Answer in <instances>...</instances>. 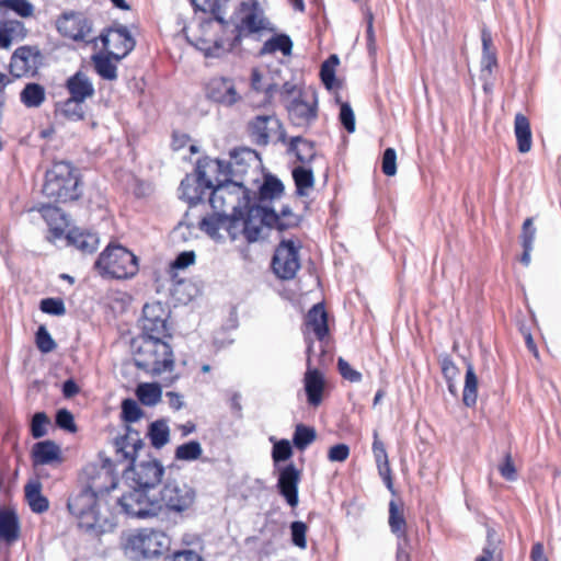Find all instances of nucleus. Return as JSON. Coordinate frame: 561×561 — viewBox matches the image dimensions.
I'll use <instances>...</instances> for the list:
<instances>
[{
    "instance_id": "obj_32",
    "label": "nucleus",
    "mask_w": 561,
    "mask_h": 561,
    "mask_svg": "<svg viewBox=\"0 0 561 561\" xmlns=\"http://www.w3.org/2000/svg\"><path fill=\"white\" fill-rule=\"evenodd\" d=\"M306 327L311 330L318 340H323L328 332V314L322 304H316L306 316Z\"/></svg>"
},
{
    "instance_id": "obj_43",
    "label": "nucleus",
    "mask_w": 561,
    "mask_h": 561,
    "mask_svg": "<svg viewBox=\"0 0 561 561\" xmlns=\"http://www.w3.org/2000/svg\"><path fill=\"white\" fill-rule=\"evenodd\" d=\"M293 49V42L286 34H278L266 41L262 47L261 54H271L277 50L283 55L289 56Z\"/></svg>"
},
{
    "instance_id": "obj_52",
    "label": "nucleus",
    "mask_w": 561,
    "mask_h": 561,
    "mask_svg": "<svg viewBox=\"0 0 561 561\" xmlns=\"http://www.w3.org/2000/svg\"><path fill=\"white\" fill-rule=\"evenodd\" d=\"M144 414V411L134 399H125L122 402V417L127 423L137 422Z\"/></svg>"
},
{
    "instance_id": "obj_17",
    "label": "nucleus",
    "mask_w": 561,
    "mask_h": 561,
    "mask_svg": "<svg viewBox=\"0 0 561 561\" xmlns=\"http://www.w3.org/2000/svg\"><path fill=\"white\" fill-rule=\"evenodd\" d=\"M100 38L104 48L116 61L125 58L136 45L134 37L124 25L110 27L106 33L100 35Z\"/></svg>"
},
{
    "instance_id": "obj_9",
    "label": "nucleus",
    "mask_w": 561,
    "mask_h": 561,
    "mask_svg": "<svg viewBox=\"0 0 561 561\" xmlns=\"http://www.w3.org/2000/svg\"><path fill=\"white\" fill-rule=\"evenodd\" d=\"M170 311L160 301L147 302L142 308L140 319V336L172 339V328L169 323Z\"/></svg>"
},
{
    "instance_id": "obj_25",
    "label": "nucleus",
    "mask_w": 561,
    "mask_h": 561,
    "mask_svg": "<svg viewBox=\"0 0 561 561\" xmlns=\"http://www.w3.org/2000/svg\"><path fill=\"white\" fill-rule=\"evenodd\" d=\"M278 140L287 144V152L295 154L302 164L310 163L316 157L314 142L301 136L291 137L287 141L285 130H280Z\"/></svg>"
},
{
    "instance_id": "obj_10",
    "label": "nucleus",
    "mask_w": 561,
    "mask_h": 561,
    "mask_svg": "<svg viewBox=\"0 0 561 561\" xmlns=\"http://www.w3.org/2000/svg\"><path fill=\"white\" fill-rule=\"evenodd\" d=\"M150 491L139 486L134 488L118 499V504L127 515L133 517L148 518L157 516L162 510V502L151 496Z\"/></svg>"
},
{
    "instance_id": "obj_15",
    "label": "nucleus",
    "mask_w": 561,
    "mask_h": 561,
    "mask_svg": "<svg viewBox=\"0 0 561 561\" xmlns=\"http://www.w3.org/2000/svg\"><path fill=\"white\" fill-rule=\"evenodd\" d=\"M290 123L296 127H308L317 118V96L314 92H298L285 105Z\"/></svg>"
},
{
    "instance_id": "obj_19",
    "label": "nucleus",
    "mask_w": 561,
    "mask_h": 561,
    "mask_svg": "<svg viewBox=\"0 0 561 561\" xmlns=\"http://www.w3.org/2000/svg\"><path fill=\"white\" fill-rule=\"evenodd\" d=\"M39 50L31 46L15 49L10 60V73L15 78L34 75L37 69Z\"/></svg>"
},
{
    "instance_id": "obj_40",
    "label": "nucleus",
    "mask_w": 561,
    "mask_h": 561,
    "mask_svg": "<svg viewBox=\"0 0 561 561\" xmlns=\"http://www.w3.org/2000/svg\"><path fill=\"white\" fill-rule=\"evenodd\" d=\"M20 99L26 107H39L46 99L45 88L39 83H27L21 91Z\"/></svg>"
},
{
    "instance_id": "obj_34",
    "label": "nucleus",
    "mask_w": 561,
    "mask_h": 561,
    "mask_svg": "<svg viewBox=\"0 0 561 561\" xmlns=\"http://www.w3.org/2000/svg\"><path fill=\"white\" fill-rule=\"evenodd\" d=\"M514 130L517 140L518 151L522 153L530 151L533 144L531 130L529 121L525 115L520 113L516 114L514 122Z\"/></svg>"
},
{
    "instance_id": "obj_58",
    "label": "nucleus",
    "mask_w": 561,
    "mask_h": 561,
    "mask_svg": "<svg viewBox=\"0 0 561 561\" xmlns=\"http://www.w3.org/2000/svg\"><path fill=\"white\" fill-rule=\"evenodd\" d=\"M20 26H21V23L18 21H10V22L0 24V47L9 48L11 46L12 34Z\"/></svg>"
},
{
    "instance_id": "obj_50",
    "label": "nucleus",
    "mask_w": 561,
    "mask_h": 561,
    "mask_svg": "<svg viewBox=\"0 0 561 561\" xmlns=\"http://www.w3.org/2000/svg\"><path fill=\"white\" fill-rule=\"evenodd\" d=\"M195 252L194 251H184L178 254V256L169 264L168 275L173 276V274H179L180 270H184L195 262Z\"/></svg>"
},
{
    "instance_id": "obj_41",
    "label": "nucleus",
    "mask_w": 561,
    "mask_h": 561,
    "mask_svg": "<svg viewBox=\"0 0 561 561\" xmlns=\"http://www.w3.org/2000/svg\"><path fill=\"white\" fill-rule=\"evenodd\" d=\"M293 179L296 185L298 196H307L308 190L314 185V176L311 169L306 167H296L293 169Z\"/></svg>"
},
{
    "instance_id": "obj_7",
    "label": "nucleus",
    "mask_w": 561,
    "mask_h": 561,
    "mask_svg": "<svg viewBox=\"0 0 561 561\" xmlns=\"http://www.w3.org/2000/svg\"><path fill=\"white\" fill-rule=\"evenodd\" d=\"M169 546L170 538L163 531L145 528L127 537L124 550L130 559L140 560L158 557Z\"/></svg>"
},
{
    "instance_id": "obj_23",
    "label": "nucleus",
    "mask_w": 561,
    "mask_h": 561,
    "mask_svg": "<svg viewBox=\"0 0 561 561\" xmlns=\"http://www.w3.org/2000/svg\"><path fill=\"white\" fill-rule=\"evenodd\" d=\"M312 350V342L308 344L307 353H308V359L307 365L308 369L305 373L304 378V388L307 396V401L309 405L317 408L322 402V396L324 390V379L320 370L316 368H311V360H310V353Z\"/></svg>"
},
{
    "instance_id": "obj_51",
    "label": "nucleus",
    "mask_w": 561,
    "mask_h": 561,
    "mask_svg": "<svg viewBox=\"0 0 561 561\" xmlns=\"http://www.w3.org/2000/svg\"><path fill=\"white\" fill-rule=\"evenodd\" d=\"M1 8H8L22 18H28L34 12L33 4L27 0H0Z\"/></svg>"
},
{
    "instance_id": "obj_20",
    "label": "nucleus",
    "mask_w": 561,
    "mask_h": 561,
    "mask_svg": "<svg viewBox=\"0 0 561 561\" xmlns=\"http://www.w3.org/2000/svg\"><path fill=\"white\" fill-rule=\"evenodd\" d=\"M133 480L142 489L152 490L161 481L164 468L158 460L142 461L138 465L130 463Z\"/></svg>"
},
{
    "instance_id": "obj_61",
    "label": "nucleus",
    "mask_w": 561,
    "mask_h": 561,
    "mask_svg": "<svg viewBox=\"0 0 561 561\" xmlns=\"http://www.w3.org/2000/svg\"><path fill=\"white\" fill-rule=\"evenodd\" d=\"M293 455V449L288 440L282 439L273 446V460L275 462L285 461Z\"/></svg>"
},
{
    "instance_id": "obj_49",
    "label": "nucleus",
    "mask_w": 561,
    "mask_h": 561,
    "mask_svg": "<svg viewBox=\"0 0 561 561\" xmlns=\"http://www.w3.org/2000/svg\"><path fill=\"white\" fill-rule=\"evenodd\" d=\"M339 57L331 55L322 65L320 76L327 89H332L335 81V67L339 65Z\"/></svg>"
},
{
    "instance_id": "obj_24",
    "label": "nucleus",
    "mask_w": 561,
    "mask_h": 561,
    "mask_svg": "<svg viewBox=\"0 0 561 561\" xmlns=\"http://www.w3.org/2000/svg\"><path fill=\"white\" fill-rule=\"evenodd\" d=\"M202 287L192 279L181 278L180 274L170 276V296L174 301L181 305H187L194 298L199 296Z\"/></svg>"
},
{
    "instance_id": "obj_36",
    "label": "nucleus",
    "mask_w": 561,
    "mask_h": 561,
    "mask_svg": "<svg viewBox=\"0 0 561 561\" xmlns=\"http://www.w3.org/2000/svg\"><path fill=\"white\" fill-rule=\"evenodd\" d=\"M84 102L69 96L56 105V113L68 121H82L84 118Z\"/></svg>"
},
{
    "instance_id": "obj_45",
    "label": "nucleus",
    "mask_w": 561,
    "mask_h": 561,
    "mask_svg": "<svg viewBox=\"0 0 561 561\" xmlns=\"http://www.w3.org/2000/svg\"><path fill=\"white\" fill-rule=\"evenodd\" d=\"M284 192V185L280 180L275 176H267L259 190L260 202L279 197Z\"/></svg>"
},
{
    "instance_id": "obj_39",
    "label": "nucleus",
    "mask_w": 561,
    "mask_h": 561,
    "mask_svg": "<svg viewBox=\"0 0 561 561\" xmlns=\"http://www.w3.org/2000/svg\"><path fill=\"white\" fill-rule=\"evenodd\" d=\"M151 445L160 449L169 443L170 428L165 420H157L150 423L147 433Z\"/></svg>"
},
{
    "instance_id": "obj_44",
    "label": "nucleus",
    "mask_w": 561,
    "mask_h": 561,
    "mask_svg": "<svg viewBox=\"0 0 561 561\" xmlns=\"http://www.w3.org/2000/svg\"><path fill=\"white\" fill-rule=\"evenodd\" d=\"M317 438V432L314 427L307 426L305 424H297L293 435L294 446L302 451Z\"/></svg>"
},
{
    "instance_id": "obj_12",
    "label": "nucleus",
    "mask_w": 561,
    "mask_h": 561,
    "mask_svg": "<svg viewBox=\"0 0 561 561\" xmlns=\"http://www.w3.org/2000/svg\"><path fill=\"white\" fill-rule=\"evenodd\" d=\"M209 165V158L198 159L193 175H186L180 184L181 197L184 198L190 206L206 201L205 195L210 190V179L207 178L206 170Z\"/></svg>"
},
{
    "instance_id": "obj_18",
    "label": "nucleus",
    "mask_w": 561,
    "mask_h": 561,
    "mask_svg": "<svg viewBox=\"0 0 561 561\" xmlns=\"http://www.w3.org/2000/svg\"><path fill=\"white\" fill-rule=\"evenodd\" d=\"M58 32L70 39L81 42H92V23L82 14L69 12L64 13L56 22Z\"/></svg>"
},
{
    "instance_id": "obj_22",
    "label": "nucleus",
    "mask_w": 561,
    "mask_h": 561,
    "mask_svg": "<svg viewBox=\"0 0 561 561\" xmlns=\"http://www.w3.org/2000/svg\"><path fill=\"white\" fill-rule=\"evenodd\" d=\"M114 446L117 461L134 463L137 453L144 447V442L139 432L127 425L125 434L115 438Z\"/></svg>"
},
{
    "instance_id": "obj_42",
    "label": "nucleus",
    "mask_w": 561,
    "mask_h": 561,
    "mask_svg": "<svg viewBox=\"0 0 561 561\" xmlns=\"http://www.w3.org/2000/svg\"><path fill=\"white\" fill-rule=\"evenodd\" d=\"M389 526L391 531L397 535L399 539L407 541L405 518L402 510H400L399 505L394 501H390L389 503Z\"/></svg>"
},
{
    "instance_id": "obj_37",
    "label": "nucleus",
    "mask_w": 561,
    "mask_h": 561,
    "mask_svg": "<svg viewBox=\"0 0 561 561\" xmlns=\"http://www.w3.org/2000/svg\"><path fill=\"white\" fill-rule=\"evenodd\" d=\"M113 56L110 51L105 54H95L92 61L96 73L104 80L114 81L117 79V67L112 61Z\"/></svg>"
},
{
    "instance_id": "obj_59",
    "label": "nucleus",
    "mask_w": 561,
    "mask_h": 561,
    "mask_svg": "<svg viewBox=\"0 0 561 561\" xmlns=\"http://www.w3.org/2000/svg\"><path fill=\"white\" fill-rule=\"evenodd\" d=\"M381 170L388 176H393L397 173V153L393 148H387L383 151Z\"/></svg>"
},
{
    "instance_id": "obj_31",
    "label": "nucleus",
    "mask_w": 561,
    "mask_h": 561,
    "mask_svg": "<svg viewBox=\"0 0 561 561\" xmlns=\"http://www.w3.org/2000/svg\"><path fill=\"white\" fill-rule=\"evenodd\" d=\"M268 124H273L277 128H282L280 122L272 115H259L251 121L249 128L251 137L256 145L265 146L270 141Z\"/></svg>"
},
{
    "instance_id": "obj_13",
    "label": "nucleus",
    "mask_w": 561,
    "mask_h": 561,
    "mask_svg": "<svg viewBox=\"0 0 561 561\" xmlns=\"http://www.w3.org/2000/svg\"><path fill=\"white\" fill-rule=\"evenodd\" d=\"M196 499L195 490L183 481L168 479L160 491L159 501L162 502V508L182 513L190 510Z\"/></svg>"
},
{
    "instance_id": "obj_63",
    "label": "nucleus",
    "mask_w": 561,
    "mask_h": 561,
    "mask_svg": "<svg viewBox=\"0 0 561 561\" xmlns=\"http://www.w3.org/2000/svg\"><path fill=\"white\" fill-rule=\"evenodd\" d=\"M56 424L58 427L66 430L68 432L76 431V423L73 420V415L67 409H61L56 413Z\"/></svg>"
},
{
    "instance_id": "obj_38",
    "label": "nucleus",
    "mask_w": 561,
    "mask_h": 561,
    "mask_svg": "<svg viewBox=\"0 0 561 561\" xmlns=\"http://www.w3.org/2000/svg\"><path fill=\"white\" fill-rule=\"evenodd\" d=\"M478 399V377L474 373L473 365L467 363L465 376V386L462 391V402L467 408L474 407Z\"/></svg>"
},
{
    "instance_id": "obj_48",
    "label": "nucleus",
    "mask_w": 561,
    "mask_h": 561,
    "mask_svg": "<svg viewBox=\"0 0 561 561\" xmlns=\"http://www.w3.org/2000/svg\"><path fill=\"white\" fill-rule=\"evenodd\" d=\"M203 454V448L197 440H191L176 447L174 457L181 461H193Z\"/></svg>"
},
{
    "instance_id": "obj_60",
    "label": "nucleus",
    "mask_w": 561,
    "mask_h": 561,
    "mask_svg": "<svg viewBox=\"0 0 561 561\" xmlns=\"http://www.w3.org/2000/svg\"><path fill=\"white\" fill-rule=\"evenodd\" d=\"M337 368L341 376L351 381V382H359L362 380V374L356 369L352 368V366L344 358L340 357L337 359Z\"/></svg>"
},
{
    "instance_id": "obj_33",
    "label": "nucleus",
    "mask_w": 561,
    "mask_h": 561,
    "mask_svg": "<svg viewBox=\"0 0 561 561\" xmlns=\"http://www.w3.org/2000/svg\"><path fill=\"white\" fill-rule=\"evenodd\" d=\"M25 499L33 513L42 514L48 511L49 502L42 494V484L38 481L28 482L24 486Z\"/></svg>"
},
{
    "instance_id": "obj_2",
    "label": "nucleus",
    "mask_w": 561,
    "mask_h": 561,
    "mask_svg": "<svg viewBox=\"0 0 561 561\" xmlns=\"http://www.w3.org/2000/svg\"><path fill=\"white\" fill-rule=\"evenodd\" d=\"M298 217L293 213L289 206H284L279 214L274 209L253 205L248 213V220L226 221L232 229L233 234H243L249 243L259 240L263 227L275 228L279 231L287 230L298 225Z\"/></svg>"
},
{
    "instance_id": "obj_54",
    "label": "nucleus",
    "mask_w": 561,
    "mask_h": 561,
    "mask_svg": "<svg viewBox=\"0 0 561 561\" xmlns=\"http://www.w3.org/2000/svg\"><path fill=\"white\" fill-rule=\"evenodd\" d=\"M290 536H291V542L300 548V549H305L307 547V539H306V535H307V530H308V527L307 525L304 523V522H293L290 524Z\"/></svg>"
},
{
    "instance_id": "obj_55",
    "label": "nucleus",
    "mask_w": 561,
    "mask_h": 561,
    "mask_svg": "<svg viewBox=\"0 0 561 561\" xmlns=\"http://www.w3.org/2000/svg\"><path fill=\"white\" fill-rule=\"evenodd\" d=\"M536 232L537 230L534 226V219L531 217L526 218L522 226V232L519 236L523 248H534Z\"/></svg>"
},
{
    "instance_id": "obj_62",
    "label": "nucleus",
    "mask_w": 561,
    "mask_h": 561,
    "mask_svg": "<svg viewBox=\"0 0 561 561\" xmlns=\"http://www.w3.org/2000/svg\"><path fill=\"white\" fill-rule=\"evenodd\" d=\"M499 471L507 481H515L517 479L516 468L510 453L505 454L503 462L499 465Z\"/></svg>"
},
{
    "instance_id": "obj_35",
    "label": "nucleus",
    "mask_w": 561,
    "mask_h": 561,
    "mask_svg": "<svg viewBox=\"0 0 561 561\" xmlns=\"http://www.w3.org/2000/svg\"><path fill=\"white\" fill-rule=\"evenodd\" d=\"M239 100L233 84L226 79L213 80V102L232 105Z\"/></svg>"
},
{
    "instance_id": "obj_56",
    "label": "nucleus",
    "mask_w": 561,
    "mask_h": 561,
    "mask_svg": "<svg viewBox=\"0 0 561 561\" xmlns=\"http://www.w3.org/2000/svg\"><path fill=\"white\" fill-rule=\"evenodd\" d=\"M39 308L47 314L64 316L66 313L65 304L60 298H45L41 301Z\"/></svg>"
},
{
    "instance_id": "obj_11",
    "label": "nucleus",
    "mask_w": 561,
    "mask_h": 561,
    "mask_svg": "<svg viewBox=\"0 0 561 561\" xmlns=\"http://www.w3.org/2000/svg\"><path fill=\"white\" fill-rule=\"evenodd\" d=\"M81 480L84 482V488L96 495L108 493L117 484L114 463L108 458L102 459L101 463H88L82 469Z\"/></svg>"
},
{
    "instance_id": "obj_47",
    "label": "nucleus",
    "mask_w": 561,
    "mask_h": 561,
    "mask_svg": "<svg viewBox=\"0 0 561 561\" xmlns=\"http://www.w3.org/2000/svg\"><path fill=\"white\" fill-rule=\"evenodd\" d=\"M20 526L16 515H0V538L7 541L18 539Z\"/></svg>"
},
{
    "instance_id": "obj_26",
    "label": "nucleus",
    "mask_w": 561,
    "mask_h": 561,
    "mask_svg": "<svg viewBox=\"0 0 561 561\" xmlns=\"http://www.w3.org/2000/svg\"><path fill=\"white\" fill-rule=\"evenodd\" d=\"M65 88L69 93V96L82 101L92 98L95 93L91 79L81 70L77 71L66 80Z\"/></svg>"
},
{
    "instance_id": "obj_21",
    "label": "nucleus",
    "mask_w": 561,
    "mask_h": 561,
    "mask_svg": "<svg viewBox=\"0 0 561 561\" xmlns=\"http://www.w3.org/2000/svg\"><path fill=\"white\" fill-rule=\"evenodd\" d=\"M300 482V471L294 463L285 466L279 471L277 489L290 507L298 505V484Z\"/></svg>"
},
{
    "instance_id": "obj_46",
    "label": "nucleus",
    "mask_w": 561,
    "mask_h": 561,
    "mask_svg": "<svg viewBox=\"0 0 561 561\" xmlns=\"http://www.w3.org/2000/svg\"><path fill=\"white\" fill-rule=\"evenodd\" d=\"M136 393L142 404L152 407L160 401L162 391L157 383H141L138 386Z\"/></svg>"
},
{
    "instance_id": "obj_28",
    "label": "nucleus",
    "mask_w": 561,
    "mask_h": 561,
    "mask_svg": "<svg viewBox=\"0 0 561 561\" xmlns=\"http://www.w3.org/2000/svg\"><path fill=\"white\" fill-rule=\"evenodd\" d=\"M210 19H204L186 34L187 42L208 58L210 56Z\"/></svg>"
},
{
    "instance_id": "obj_29",
    "label": "nucleus",
    "mask_w": 561,
    "mask_h": 561,
    "mask_svg": "<svg viewBox=\"0 0 561 561\" xmlns=\"http://www.w3.org/2000/svg\"><path fill=\"white\" fill-rule=\"evenodd\" d=\"M32 456L34 466L61 462L60 448L53 440L36 443L33 446Z\"/></svg>"
},
{
    "instance_id": "obj_30",
    "label": "nucleus",
    "mask_w": 561,
    "mask_h": 561,
    "mask_svg": "<svg viewBox=\"0 0 561 561\" xmlns=\"http://www.w3.org/2000/svg\"><path fill=\"white\" fill-rule=\"evenodd\" d=\"M67 240L83 254H91L95 252L100 242L96 233L81 230L79 228L69 230L67 233Z\"/></svg>"
},
{
    "instance_id": "obj_16",
    "label": "nucleus",
    "mask_w": 561,
    "mask_h": 561,
    "mask_svg": "<svg viewBox=\"0 0 561 561\" xmlns=\"http://www.w3.org/2000/svg\"><path fill=\"white\" fill-rule=\"evenodd\" d=\"M272 268L277 277L293 279L300 268L298 249L290 240L282 241L275 250Z\"/></svg>"
},
{
    "instance_id": "obj_8",
    "label": "nucleus",
    "mask_w": 561,
    "mask_h": 561,
    "mask_svg": "<svg viewBox=\"0 0 561 561\" xmlns=\"http://www.w3.org/2000/svg\"><path fill=\"white\" fill-rule=\"evenodd\" d=\"M239 12L241 18L233 26V37L229 43L228 50L240 44L242 37L267 30L268 21L257 0H248L240 3Z\"/></svg>"
},
{
    "instance_id": "obj_57",
    "label": "nucleus",
    "mask_w": 561,
    "mask_h": 561,
    "mask_svg": "<svg viewBox=\"0 0 561 561\" xmlns=\"http://www.w3.org/2000/svg\"><path fill=\"white\" fill-rule=\"evenodd\" d=\"M49 423L47 415L44 412H37L33 415L31 432L34 438H41L46 435V425Z\"/></svg>"
},
{
    "instance_id": "obj_27",
    "label": "nucleus",
    "mask_w": 561,
    "mask_h": 561,
    "mask_svg": "<svg viewBox=\"0 0 561 561\" xmlns=\"http://www.w3.org/2000/svg\"><path fill=\"white\" fill-rule=\"evenodd\" d=\"M55 238H61L69 227L67 215L57 206L45 204L38 208Z\"/></svg>"
},
{
    "instance_id": "obj_4",
    "label": "nucleus",
    "mask_w": 561,
    "mask_h": 561,
    "mask_svg": "<svg viewBox=\"0 0 561 561\" xmlns=\"http://www.w3.org/2000/svg\"><path fill=\"white\" fill-rule=\"evenodd\" d=\"M95 493L84 486L76 494L69 496L67 508L78 520L82 530L93 536H101L115 527L113 517L102 516L98 508Z\"/></svg>"
},
{
    "instance_id": "obj_1",
    "label": "nucleus",
    "mask_w": 561,
    "mask_h": 561,
    "mask_svg": "<svg viewBox=\"0 0 561 561\" xmlns=\"http://www.w3.org/2000/svg\"><path fill=\"white\" fill-rule=\"evenodd\" d=\"M251 191L243 182L216 174L213 182V240L234 241L240 234H233L226 221L248 220L251 204Z\"/></svg>"
},
{
    "instance_id": "obj_6",
    "label": "nucleus",
    "mask_w": 561,
    "mask_h": 561,
    "mask_svg": "<svg viewBox=\"0 0 561 561\" xmlns=\"http://www.w3.org/2000/svg\"><path fill=\"white\" fill-rule=\"evenodd\" d=\"M94 268L103 277L128 279L137 275L139 262L127 248L110 243L96 259Z\"/></svg>"
},
{
    "instance_id": "obj_64",
    "label": "nucleus",
    "mask_w": 561,
    "mask_h": 561,
    "mask_svg": "<svg viewBox=\"0 0 561 561\" xmlns=\"http://www.w3.org/2000/svg\"><path fill=\"white\" fill-rule=\"evenodd\" d=\"M340 121L348 133H353L355 130V116L348 103H343L341 105Z\"/></svg>"
},
{
    "instance_id": "obj_53",
    "label": "nucleus",
    "mask_w": 561,
    "mask_h": 561,
    "mask_svg": "<svg viewBox=\"0 0 561 561\" xmlns=\"http://www.w3.org/2000/svg\"><path fill=\"white\" fill-rule=\"evenodd\" d=\"M35 342L37 348L44 354L50 353L57 347V344L51 337L50 333L43 325L39 327L36 332Z\"/></svg>"
},
{
    "instance_id": "obj_14",
    "label": "nucleus",
    "mask_w": 561,
    "mask_h": 561,
    "mask_svg": "<svg viewBox=\"0 0 561 561\" xmlns=\"http://www.w3.org/2000/svg\"><path fill=\"white\" fill-rule=\"evenodd\" d=\"M255 160V151L241 148L232 150L228 160L215 159L213 162L217 165V174L245 184V175Z\"/></svg>"
},
{
    "instance_id": "obj_5",
    "label": "nucleus",
    "mask_w": 561,
    "mask_h": 561,
    "mask_svg": "<svg viewBox=\"0 0 561 561\" xmlns=\"http://www.w3.org/2000/svg\"><path fill=\"white\" fill-rule=\"evenodd\" d=\"M43 194L57 203L77 201L80 188L79 171L68 161H56L46 171Z\"/></svg>"
},
{
    "instance_id": "obj_3",
    "label": "nucleus",
    "mask_w": 561,
    "mask_h": 561,
    "mask_svg": "<svg viewBox=\"0 0 561 561\" xmlns=\"http://www.w3.org/2000/svg\"><path fill=\"white\" fill-rule=\"evenodd\" d=\"M170 340L140 335L134 337L131 350L135 365L152 376L171 371L174 367V355Z\"/></svg>"
}]
</instances>
